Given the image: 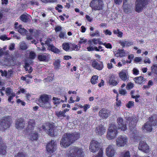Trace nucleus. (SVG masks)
Masks as SVG:
<instances>
[{"label":"nucleus","instance_id":"nucleus-20","mask_svg":"<svg viewBox=\"0 0 157 157\" xmlns=\"http://www.w3.org/2000/svg\"><path fill=\"white\" fill-rule=\"evenodd\" d=\"M50 55L48 53H44L38 55V59L40 61L47 62L49 61Z\"/></svg>","mask_w":157,"mask_h":157},{"label":"nucleus","instance_id":"nucleus-17","mask_svg":"<svg viewBox=\"0 0 157 157\" xmlns=\"http://www.w3.org/2000/svg\"><path fill=\"white\" fill-rule=\"evenodd\" d=\"M25 123L23 118H20L17 119L15 122V127L18 130H22L25 127Z\"/></svg>","mask_w":157,"mask_h":157},{"label":"nucleus","instance_id":"nucleus-37","mask_svg":"<svg viewBox=\"0 0 157 157\" xmlns=\"http://www.w3.org/2000/svg\"><path fill=\"white\" fill-rule=\"evenodd\" d=\"M110 63H109L107 64V67L108 69H110L113 67V65L112 63H113L114 64L116 63V62L115 61L114 58H112L110 60Z\"/></svg>","mask_w":157,"mask_h":157},{"label":"nucleus","instance_id":"nucleus-44","mask_svg":"<svg viewBox=\"0 0 157 157\" xmlns=\"http://www.w3.org/2000/svg\"><path fill=\"white\" fill-rule=\"evenodd\" d=\"M8 97V101L9 102H11L12 103H13V101H11V100L13 99L14 97L16 96V94L15 93H12Z\"/></svg>","mask_w":157,"mask_h":157},{"label":"nucleus","instance_id":"nucleus-38","mask_svg":"<svg viewBox=\"0 0 157 157\" xmlns=\"http://www.w3.org/2000/svg\"><path fill=\"white\" fill-rule=\"evenodd\" d=\"M98 77L97 75L93 76L90 80L91 83L93 84H95L97 82V80H98Z\"/></svg>","mask_w":157,"mask_h":157},{"label":"nucleus","instance_id":"nucleus-4","mask_svg":"<svg viewBox=\"0 0 157 157\" xmlns=\"http://www.w3.org/2000/svg\"><path fill=\"white\" fill-rule=\"evenodd\" d=\"M125 119L127 122H128V124L130 131L135 134H136L137 131L136 130V124L137 122L136 117L132 116L130 117L127 116Z\"/></svg>","mask_w":157,"mask_h":157},{"label":"nucleus","instance_id":"nucleus-29","mask_svg":"<svg viewBox=\"0 0 157 157\" xmlns=\"http://www.w3.org/2000/svg\"><path fill=\"white\" fill-rule=\"evenodd\" d=\"M119 43L123 48L124 47L125 45L126 47H129L133 44V42L127 41H121L119 42Z\"/></svg>","mask_w":157,"mask_h":157},{"label":"nucleus","instance_id":"nucleus-50","mask_svg":"<svg viewBox=\"0 0 157 157\" xmlns=\"http://www.w3.org/2000/svg\"><path fill=\"white\" fill-rule=\"evenodd\" d=\"M0 39L3 41L9 40L10 38H8L6 35H1L0 36Z\"/></svg>","mask_w":157,"mask_h":157},{"label":"nucleus","instance_id":"nucleus-36","mask_svg":"<svg viewBox=\"0 0 157 157\" xmlns=\"http://www.w3.org/2000/svg\"><path fill=\"white\" fill-rule=\"evenodd\" d=\"M20 19L24 22H27L29 21V18L25 14H22L20 17Z\"/></svg>","mask_w":157,"mask_h":157},{"label":"nucleus","instance_id":"nucleus-14","mask_svg":"<svg viewBox=\"0 0 157 157\" xmlns=\"http://www.w3.org/2000/svg\"><path fill=\"white\" fill-rule=\"evenodd\" d=\"M117 127L119 130L125 131L127 129L126 124L124 122L123 119L121 117H118L117 119Z\"/></svg>","mask_w":157,"mask_h":157},{"label":"nucleus","instance_id":"nucleus-1","mask_svg":"<svg viewBox=\"0 0 157 157\" xmlns=\"http://www.w3.org/2000/svg\"><path fill=\"white\" fill-rule=\"evenodd\" d=\"M79 133L77 132L65 133L63 136L60 144L62 147L66 148L74 143L80 137Z\"/></svg>","mask_w":157,"mask_h":157},{"label":"nucleus","instance_id":"nucleus-52","mask_svg":"<svg viewBox=\"0 0 157 157\" xmlns=\"http://www.w3.org/2000/svg\"><path fill=\"white\" fill-rule=\"evenodd\" d=\"M53 100L54 101V104H58L60 103V98L53 97Z\"/></svg>","mask_w":157,"mask_h":157},{"label":"nucleus","instance_id":"nucleus-41","mask_svg":"<svg viewBox=\"0 0 157 157\" xmlns=\"http://www.w3.org/2000/svg\"><path fill=\"white\" fill-rule=\"evenodd\" d=\"M123 10L124 12L127 13H129L130 12V10L129 7H128V4H125L124 5H123Z\"/></svg>","mask_w":157,"mask_h":157},{"label":"nucleus","instance_id":"nucleus-13","mask_svg":"<svg viewBox=\"0 0 157 157\" xmlns=\"http://www.w3.org/2000/svg\"><path fill=\"white\" fill-rule=\"evenodd\" d=\"M56 142L54 140H52L47 145L46 149L47 151L50 154L53 153L56 150Z\"/></svg>","mask_w":157,"mask_h":157},{"label":"nucleus","instance_id":"nucleus-9","mask_svg":"<svg viewBox=\"0 0 157 157\" xmlns=\"http://www.w3.org/2000/svg\"><path fill=\"white\" fill-rule=\"evenodd\" d=\"M90 6L93 10H100L103 9L104 3L102 0H92L90 3Z\"/></svg>","mask_w":157,"mask_h":157},{"label":"nucleus","instance_id":"nucleus-12","mask_svg":"<svg viewBox=\"0 0 157 157\" xmlns=\"http://www.w3.org/2000/svg\"><path fill=\"white\" fill-rule=\"evenodd\" d=\"M111 111L105 108H102L98 113L99 117L102 119H106L110 115Z\"/></svg>","mask_w":157,"mask_h":157},{"label":"nucleus","instance_id":"nucleus-3","mask_svg":"<svg viewBox=\"0 0 157 157\" xmlns=\"http://www.w3.org/2000/svg\"><path fill=\"white\" fill-rule=\"evenodd\" d=\"M50 95L43 94L40 95L38 99V104L41 107L46 109H50L51 105L50 103Z\"/></svg>","mask_w":157,"mask_h":157},{"label":"nucleus","instance_id":"nucleus-59","mask_svg":"<svg viewBox=\"0 0 157 157\" xmlns=\"http://www.w3.org/2000/svg\"><path fill=\"white\" fill-rule=\"evenodd\" d=\"M126 91L125 90L121 89L119 90V93L120 94L124 95L126 94Z\"/></svg>","mask_w":157,"mask_h":157},{"label":"nucleus","instance_id":"nucleus-35","mask_svg":"<svg viewBox=\"0 0 157 157\" xmlns=\"http://www.w3.org/2000/svg\"><path fill=\"white\" fill-rule=\"evenodd\" d=\"M120 157H130L129 151H124L121 152Z\"/></svg>","mask_w":157,"mask_h":157},{"label":"nucleus","instance_id":"nucleus-61","mask_svg":"<svg viewBox=\"0 0 157 157\" xmlns=\"http://www.w3.org/2000/svg\"><path fill=\"white\" fill-rule=\"evenodd\" d=\"M17 102L18 104L21 103V104L23 106H25V102L22 101L20 99H18L17 100Z\"/></svg>","mask_w":157,"mask_h":157},{"label":"nucleus","instance_id":"nucleus-26","mask_svg":"<svg viewBox=\"0 0 157 157\" xmlns=\"http://www.w3.org/2000/svg\"><path fill=\"white\" fill-rule=\"evenodd\" d=\"M126 53L123 49H118L115 54V56L117 57H122L125 56Z\"/></svg>","mask_w":157,"mask_h":157},{"label":"nucleus","instance_id":"nucleus-21","mask_svg":"<svg viewBox=\"0 0 157 157\" xmlns=\"http://www.w3.org/2000/svg\"><path fill=\"white\" fill-rule=\"evenodd\" d=\"M115 153V150L112 146H108L106 149V155L108 157H113Z\"/></svg>","mask_w":157,"mask_h":157},{"label":"nucleus","instance_id":"nucleus-54","mask_svg":"<svg viewBox=\"0 0 157 157\" xmlns=\"http://www.w3.org/2000/svg\"><path fill=\"white\" fill-rule=\"evenodd\" d=\"M134 57V56L133 55H131L128 56V59L130 60L129 61L127 60L126 62L127 63H131L132 60Z\"/></svg>","mask_w":157,"mask_h":157},{"label":"nucleus","instance_id":"nucleus-18","mask_svg":"<svg viewBox=\"0 0 157 157\" xmlns=\"http://www.w3.org/2000/svg\"><path fill=\"white\" fill-rule=\"evenodd\" d=\"M127 142V138L126 136H120L117 140V145L118 147L124 146L126 144Z\"/></svg>","mask_w":157,"mask_h":157},{"label":"nucleus","instance_id":"nucleus-30","mask_svg":"<svg viewBox=\"0 0 157 157\" xmlns=\"http://www.w3.org/2000/svg\"><path fill=\"white\" fill-rule=\"evenodd\" d=\"M55 114L56 117L60 119H62V117L63 118L66 117V115L64 114L61 111H56L55 112Z\"/></svg>","mask_w":157,"mask_h":157},{"label":"nucleus","instance_id":"nucleus-24","mask_svg":"<svg viewBox=\"0 0 157 157\" xmlns=\"http://www.w3.org/2000/svg\"><path fill=\"white\" fill-rule=\"evenodd\" d=\"M109 78V85L115 86L118 84V82L116 80V77L114 75H111Z\"/></svg>","mask_w":157,"mask_h":157},{"label":"nucleus","instance_id":"nucleus-6","mask_svg":"<svg viewBox=\"0 0 157 157\" xmlns=\"http://www.w3.org/2000/svg\"><path fill=\"white\" fill-rule=\"evenodd\" d=\"M11 123V118L10 116L3 117L0 120V130L2 131H5L10 127Z\"/></svg>","mask_w":157,"mask_h":157},{"label":"nucleus","instance_id":"nucleus-57","mask_svg":"<svg viewBox=\"0 0 157 157\" xmlns=\"http://www.w3.org/2000/svg\"><path fill=\"white\" fill-rule=\"evenodd\" d=\"M63 6L61 5L58 4L57 5V6L56 7L55 9L56 10L58 11L59 12H61L62 11V10H59V8L62 9L63 8Z\"/></svg>","mask_w":157,"mask_h":157},{"label":"nucleus","instance_id":"nucleus-55","mask_svg":"<svg viewBox=\"0 0 157 157\" xmlns=\"http://www.w3.org/2000/svg\"><path fill=\"white\" fill-rule=\"evenodd\" d=\"M132 71L133 74L136 75H138L139 73V71L135 68H133Z\"/></svg>","mask_w":157,"mask_h":157},{"label":"nucleus","instance_id":"nucleus-31","mask_svg":"<svg viewBox=\"0 0 157 157\" xmlns=\"http://www.w3.org/2000/svg\"><path fill=\"white\" fill-rule=\"evenodd\" d=\"M70 51H79V49L78 48L77 45L74 43H70Z\"/></svg>","mask_w":157,"mask_h":157},{"label":"nucleus","instance_id":"nucleus-15","mask_svg":"<svg viewBox=\"0 0 157 157\" xmlns=\"http://www.w3.org/2000/svg\"><path fill=\"white\" fill-rule=\"evenodd\" d=\"M93 68L98 71L101 70L104 68V65L102 61L98 60H94L92 63Z\"/></svg>","mask_w":157,"mask_h":157},{"label":"nucleus","instance_id":"nucleus-39","mask_svg":"<svg viewBox=\"0 0 157 157\" xmlns=\"http://www.w3.org/2000/svg\"><path fill=\"white\" fill-rule=\"evenodd\" d=\"M60 61L59 60H56L54 63L55 69H58L60 66Z\"/></svg>","mask_w":157,"mask_h":157},{"label":"nucleus","instance_id":"nucleus-63","mask_svg":"<svg viewBox=\"0 0 157 157\" xmlns=\"http://www.w3.org/2000/svg\"><path fill=\"white\" fill-rule=\"evenodd\" d=\"M90 35L92 36H99V34L98 31V30H97L95 33H90Z\"/></svg>","mask_w":157,"mask_h":157},{"label":"nucleus","instance_id":"nucleus-51","mask_svg":"<svg viewBox=\"0 0 157 157\" xmlns=\"http://www.w3.org/2000/svg\"><path fill=\"white\" fill-rule=\"evenodd\" d=\"M0 72L1 74V75L2 76H5L7 78V72L6 70L3 71L2 70H0Z\"/></svg>","mask_w":157,"mask_h":157},{"label":"nucleus","instance_id":"nucleus-40","mask_svg":"<svg viewBox=\"0 0 157 157\" xmlns=\"http://www.w3.org/2000/svg\"><path fill=\"white\" fill-rule=\"evenodd\" d=\"M15 157H27V155L23 152H19L15 155Z\"/></svg>","mask_w":157,"mask_h":157},{"label":"nucleus","instance_id":"nucleus-5","mask_svg":"<svg viewBox=\"0 0 157 157\" xmlns=\"http://www.w3.org/2000/svg\"><path fill=\"white\" fill-rule=\"evenodd\" d=\"M151 0H136L135 10L138 13L141 12L143 9L151 2Z\"/></svg>","mask_w":157,"mask_h":157},{"label":"nucleus","instance_id":"nucleus-49","mask_svg":"<svg viewBox=\"0 0 157 157\" xmlns=\"http://www.w3.org/2000/svg\"><path fill=\"white\" fill-rule=\"evenodd\" d=\"M20 48L21 49L25 50L28 47L25 43H22L20 44Z\"/></svg>","mask_w":157,"mask_h":157},{"label":"nucleus","instance_id":"nucleus-58","mask_svg":"<svg viewBox=\"0 0 157 157\" xmlns=\"http://www.w3.org/2000/svg\"><path fill=\"white\" fill-rule=\"evenodd\" d=\"M103 45L105 46V48H107L111 49L112 48V45L110 43H108L106 44L105 43L103 44Z\"/></svg>","mask_w":157,"mask_h":157},{"label":"nucleus","instance_id":"nucleus-53","mask_svg":"<svg viewBox=\"0 0 157 157\" xmlns=\"http://www.w3.org/2000/svg\"><path fill=\"white\" fill-rule=\"evenodd\" d=\"M36 56L35 53L33 52H30L29 54V57L30 58L32 59H34Z\"/></svg>","mask_w":157,"mask_h":157},{"label":"nucleus","instance_id":"nucleus-42","mask_svg":"<svg viewBox=\"0 0 157 157\" xmlns=\"http://www.w3.org/2000/svg\"><path fill=\"white\" fill-rule=\"evenodd\" d=\"M134 87V85L133 83L131 82H128L126 85V88L127 90H129L132 89Z\"/></svg>","mask_w":157,"mask_h":157},{"label":"nucleus","instance_id":"nucleus-7","mask_svg":"<svg viewBox=\"0 0 157 157\" xmlns=\"http://www.w3.org/2000/svg\"><path fill=\"white\" fill-rule=\"evenodd\" d=\"M118 133L117 128L115 124H110L107 132L106 137L108 140H112L115 138Z\"/></svg>","mask_w":157,"mask_h":157},{"label":"nucleus","instance_id":"nucleus-10","mask_svg":"<svg viewBox=\"0 0 157 157\" xmlns=\"http://www.w3.org/2000/svg\"><path fill=\"white\" fill-rule=\"evenodd\" d=\"M68 155V157H83V151L81 148L76 147H72Z\"/></svg>","mask_w":157,"mask_h":157},{"label":"nucleus","instance_id":"nucleus-34","mask_svg":"<svg viewBox=\"0 0 157 157\" xmlns=\"http://www.w3.org/2000/svg\"><path fill=\"white\" fill-rule=\"evenodd\" d=\"M17 29L19 33L23 35L25 34L27 32L26 29L22 28V26L21 25H19V28Z\"/></svg>","mask_w":157,"mask_h":157},{"label":"nucleus","instance_id":"nucleus-32","mask_svg":"<svg viewBox=\"0 0 157 157\" xmlns=\"http://www.w3.org/2000/svg\"><path fill=\"white\" fill-rule=\"evenodd\" d=\"M49 50L51 51L52 52H53L54 53L57 54H59L60 53L61 51H60L59 49H58L57 48H56L54 46L52 45L51 46V48L48 49Z\"/></svg>","mask_w":157,"mask_h":157},{"label":"nucleus","instance_id":"nucleus-46","mask_svg":"<svg viewBox=\"0 0 157 157\" xmlns=\"http://www.w3.org/2000/svg\"><path fill=\"white\" fill-rule=\"evenodd\" d=\"M134 102L133 101H129L126 105V106L128 108H130L134 106Z\"/></svg>","mask_w":157,"mask_h":157},{"label":"nucleus","instance_id":"nucleus-16","mask_svg":"<svg viewBox=\"0 0 157 157\" xmlns=\"http://www.w3.org/2000/svg\"><path fill=\"white\" fill-rule=\"evenodd\" d=\"M138 149L144 152L147 153L150 152L149 147L146 142L140 141L139 144Z\"/></svg>","mask_w":157,"mask_h":157},{"label":"nucleus","instance_id":"nucleus-22","mask_svg":"<svg viewBox=\"0 0 157 157\" xmlns=\"http://www.w3.org/2000/svg\"><path fill=\"white\" fill-rule=\"evenodd\" d=\"M6 146L4 143L2 138L0 137V154H6Z\"/></svg>","mask_w":157,"mask_h":157},{"label":"nucleus","instance_id":"nucleus-11","mask_svg":"<svg viewBox=\"0 0 157 157\" xmlns=\"http://www.w3.org/2000/svg\"><path fill=\"white\" fill-rule=\"evenodd\" d=\"M101 143L95 140H92L90 143L89 149L93 153H95L99 150L100 148Z\"/></svg>","mask_w":157,"mask_h":157},{"label":"nucleus","instance_id":"nucleus-27","mask_svg":"<svg viewBox=\"0 0 157 157\" xmlns=\"http://www.w3.org/2000/svg\"><path fill=\"white\" fill-rule=\"evenodd\" d=\"M134 80L137 84H141L144 83L145 79L142 76L137 77L134 78Z\"/></svg>","mask_w":157,"mask_h":157},{"label":"nucleus","instance_id":"nucleus-8","mask_svg":"<svg viewBox=\"0 0 157 157\" xmlns=\"http://www.w3.org/2000/svg\"><path fill=\"white\" fill-rule=\"evenodd\" d=\"M46 126L48 128V129L46 128V127L44 125H42L40 128L39 131H41L42 130H43L46 132L49 135L51 136H54L55 129V126L54 125V123L48 122L46 123Z\"/></svg>","mask_w":157,"mask_h":157},{"label":"nucleus","instance_id":"nucleus-60","mask_svg":"<svg viewBox=\"0 0 157 157\" xmlns=\"http://www.w3.org/2000/svg\"><path fill=\"white\" fill-rule=\"evenodd\" d=\"M83 110L84 112H86L87 110L89 109L90 107V105L89 104H85L83 106Z\"/></svg>","mask_w":157,"mask_h":157},{"label":"nucleus","instance_id":"nucleus-62","mask_svg":"<svg viewBox=\"0 0 157 157\" xmlns=\"http://www.w3.org/2000/svg\"><path fill=\"white\" fill-rule=\"evenodd\" d=\"M15 45L14 43L11 44L9 47V49L10 50H14L15 48Z\"/></svg>","mask_w":157,"mask_h":157},{"label":"nucleus","instance_id":"nucleus-25","mask_svg":"<svg viewBox=\"0 0 157 157\" xmlns=\"http://www.w3.org/2000/svg\"><path fill=\"white\" fill-rule=\"evenodd\" d=\"M127 71L126 70H122L119 73V75L121 79L124 81H126L128 78L127 75Z\"/></svg>","mask_w":157,"mask_h":157},{"label":"nucleus","instance_id":"nucleus-43","mask_svg":"<svg viewBox=\"0 0 157 157\" xmlns=\"http://www.w3.org/2000/svg\"><path fill=\"white\" fill-rule=\"evenodd\" d=\"M6 92L7 96L11 94L12 93H15L13 92V90L10 87H8L6 88Z\"/></svg>","mask_w":157,"mask_h":157},{"label":"nucleus","instance_id":"nucleus-2","mask_svg":"<svg viewBox=\"0 0 157 157\" xmlns=\"http://www.w3.org/2000/svg\"><path fill=\"white\" fill-rule=\"evenodd\" d=\"M157 125V115L155 114L149 117L148 121L142 126V129L144 132H151L152 130V126Z\"/></svg>","mask_w":157,"mask_h":157},{"label":"nucleus","instance_id":"nucleus-28","mask_svg":"<svg viewBox=\"0 0 157 157\" xmlns=\"http://www.w3.org/2000/svg\"><path fill=\"white\" fill-rule=\"evenodd\" d=\"M30 139L32 140H37L39 137V134L36 132L31 133L30 135Z\"/></svg>","mask_w":157,"mask_h":157},{"label":"nucleus","instance_id":"nucleus-45","mask_svg":"<svg viewBox=\"0 0 157 157\" xmlns=\"http://www.w3.org/2000/svg\"><path fill=\"white\" fill-rule=\"evenodd\" d=\"M151 69L153 73L157 75V66L153 65L151 66Z\"/></svg>","mask_w":157,"mask_h":157},{"label":"nucleus","instance_id":"nucleus-48","mask_svg":"<svg viewBox=\"0 0 157 157\" xmlns=\"http://www.w3.org/2000/svg\"><path fill=\"white\" fill-rule=\"evenodd\" d=\"M13 75V71L11 70H9L7 72V78H10L12 77Z\"/></svg>","mask_w":157,"mask_h":157},{"label":"nucleus","instance_id":"nucleus-56","mask_svg":"<svg viewBox=\"0 0 157 157\" xmlns=\"http://www.w3.org/2000/svg\"><path fill=\"white\" fill-rule=\"evenodd\" d=\"M79 44H85L87 42V39H83L82 38H81L80 40L78 41Z\"/></svg>","mask_w":157,"mask_h":157},{"label":"nucleus","instance_id":"nucleus-19","mask_svg":"<svg viewBox=\"0 0 157 157\" xmlns=\"http://www.w3.org/2000/svg\"><path fill=\"white\" fill-rule=\"evenodd\" d=\"M26 130L28 132H31L34 129L36 125L35 120L33 119H29L27 122Z\"/></svg>","mask_w":157,"mask_h":157},{"label":"nucleus","instance_id":"nucleus-33","mask_svg":"<svg viewBox=\"0 0 157 157\" xmlns=\"http://www.w3.org/2000/svg\"><path fill=\"white\" fill-rule=\"evenodd\" d=\"M63 49L66 52L70 51V43L67 42L64 43L62 44Z\"/></svg>","mask_w":157,"mask_h":157},{"label":"nucleus","instance_id":"nucleus-23","mask_svg":"<svg viewBox=\"0 0 157 157\" xmlns=\"http://www.w3.org/2000/svg\"><path fill=\"white\" fill-rule=\"evenodd\" d=\"M95 132L97 135L101 136L105 132V129L103 126L99 125L96 128Z\"/></svg>","mask_w":157,"mask_h":157},{"label":"nucleus","instance_id":"nucleus-47","mask_svg":"<svg viewBox=\"0 0 157 157\" xmlns=\"http://www.w3.org/2000/svg\"><path fill=\"white\" fill-rule=\"evenodd\" d=\"M103 149L101 148L98 154V155H96L95 157H103Z\"/></svg>","mask_w":157,"mask_h":157},{"label":"nucleus","instance_id":"nucleus-64","mask_svg":"<svg viewBox=\"0 0 157 157\" xmlns=\"http://www.w3.org/2000/svg\"><path fill=\"white\" fill-rule=\"evenodd\" d=\"M106 35H111L112 34V33L110 30L109 29H106L104 32Z\"/></svg>","mask_w":157,"mask_h":157}]
</instances>
